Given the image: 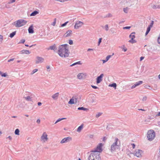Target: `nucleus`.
<instances>
[{
	"mask_svg": "<svg viewBox=\"0 0 160 160\" xmlns=\"http://www.w3.org/2000/svg\"><path fill=\"white\" fill-rule=\"evenodd\" d=\"M68 44H66L60 45L58 48V53L61 57L67 58L68 57L70 53Z\"/></svg>",
	"mask_w": 160,
	"mask_h": 160,
	"instance_id": "1",
	"label": "nucleus"
},
{
	"mask_svg": "<svg viewBox=\"0 0 160 160\" xmlns=\"http://www.w3.org/2000/svg\"><path fill=\"white\" fill-rule=\"evenodd\" d=\"M89 160H101V158L100 156V154L98 153H95L92 152L88 157Z\"/></svg>",
	"mask_w": 160,
	"mask_h": 160,
	"instance_id": "2",
	"label": "nucleus"
},
{
	"mask_svg": "<svg viewBox=\"0 0 160 160\" xmlns=\"http://www.w3.org/2000/svg\"><path fill=\"white\" fill-rule=\"evenodd\" d=\"M27 21L24 19H19L12 23L16 28H19L24 26L27 23Z\"/></svg>",
	"mask_w": 160,
	"mask_h": 160,
	"instance_id": "3",
	"label": "nucleus"
},
{
	"mask_svg": "<svg viewBox=\"0 0 160 160\" xmlns=\"http://www.w3.org/2000/svg\"><path fill=\"white\" fill-rule=\"evenodd\" d=\"M155 137V133L153 130H150L148 131L147 133V137L148 140L149 141H152Z\"/></svg>",
	"mask_w": 160,
	"mask_h": 160,
	"instance_id": "4",
	"label": "nucleus"
},
{
	"mask_svg": "<svg viewBox=\"0 0 160 160\" xmlns=\"http://www.w3.org/2000/svg\"><path fill=\"white\" fill-rule=\"evenodd\" d=\"M118 139L117 138H115V142L111 145V147L110 151L112 152H113L115 151L116 149H118V145H117L118 142Z\"/></svg>",
	"mask_w": 160,
	"mask_h": 160,
	"instance_id": "5",
	"label": "nucleus"
},
{
	"mask_svg": "<svg viewBox=\"0 0 160 160\" xmlns=\"http://www.w3.org/2000/svg\"><path fill=\"white\" fill-rule=\"evenodd\" d=\"M102 145H103L102 143H99L98 145L97 146V147L95 148L92 151V152H94V153L101 152L102 151Z\"/></svg>",
	"mask_w": 160,
	"mask_h": 160,
	"instance_id": "6",
	"label": "nucleus"
},
{
	"mask_svg": "<svg viewBox=\"0 0 160 160\" xmlns=\"http://www.w3.org/2000/svg\"><path fill=\"white\" fill-rule=\"evenodd\" d=\"M135 32H132L129 35V38H131V39L128 41L129 42L133 44L137 42L134 39L135 38Z\"/></svg>",
	"mask_w": 160,
	"mask_h": 160,
	"instance_id": "7",
	"label": "nucleus"
},
{
	"mask_svg": "<svg viewBox=\"0 0 160 160\" xmlns=\"http://www.w3.org/2000/svg\"><path fill=\"white\" fill-rule=\"evenodd\" d=\"M143 152L141 150L138 149L137 151H136V152L134 154V155L138 158L142 157V154L143 153Z\"/></svg>",
	"mask_w": 160,
	"mask_h": 160,
	"instance_id": "8",
	"label": "nucleus"
},
{
	"mask_svg": "<svg viewBox=\"0 0 160 160\" xmlns=\"http://www.w3.org/2000/svg\"><path fill=\"white\" fill-rule=\"evenodd\" d=\"M83 23L79 21H77L76 22L75 25L74 26L75 29H78L79 27H81L83 25Z\"/></svg>",
	"mask_w": 160,
	"mask_h": 160,
	"instance_id": "9",
	"label": "nucleus"
},
{
	"mask_svg": "<svg viewBox=\"0 0 160 160\" xmlns=\"http://www.w3.org/2000/svg\"><path fill=\"white\" fill-rule=\"evenodd\" d=\"M72 140V138L70 137H67L63 138L60 142L61 143H63L68 142Z\"/></svg>",
	"mask_w": 160,
	"mask_h": 160,
	"instance_id": "10",
	"label": "nucleus"
},
{
	"mask_svg": "<svg viewBox=\"0 0 160 160\" xmlns=\"http://www.w3.org/2000/svg\"><path fill=\"white\" fill-rule=\"evenodd\" d=\"M104 76L103 74H101L99 76H98L96 78V82L98 84L101 82L102 80V78Z\"/></svg>",
	"mask_w": 160,
	"mask_h": 160,
	"instance_id": "11",
	"label": "nucleus"
},
{
	"mask_svg": "<svg viewBox=\"0 0 160 160\" xmlns=\"http://www.w3.org/2000/svg\"><path fill=\"white\" fill-rule=\"evenodd\" d=\"M37 60L36 61V63L38 64L43 62L44 59L43 58L38 56L36 57Z\"/></svg>",
	"mask_w": 160,
	"mask_h": 160,
	"instance_id": "12",
	"label": "nucleus"
},
{
	"mask_svg": "<svg viewBox=\"0 0 160 160\" xmlns=\"http://www.w3.org/2000/svg\"><path fill=\"white\" fill-rule=\"evenodd\" d=\"M47 136L48 135L46 134V133L45 132H44L41 137V140L43 141L44 139H45L46 141H47L48 139Z\"/></svg>",
	"mask_w": 160,
	"mask_h": 160,
	"instance_id": "13",
	"label": "nucleus"
},
{
	"mask_svg": "<svg viewBox=\"0 0 160 160\" xmlns=\"http://www.w3.org/2000/svg\"><path fill=\"white\" fill-rule=\"evenodd\" d=\"M28 31L29 33H34L33 28L32 25L29 27Z\"/></svg>",
	"mask_w": 160,
	"mask_h": 160,
	"instance_id": "14",
	"label": "nucleus"
},
{
	"mask_svg": "<svg viewBox=\"0 0 160 160\" xmlns=\"http://www.w3.org/2000/svg\"><path fill=\"white\" fill-rule=\"evenodd\" d=\"M21 53L22 54H29L30 53V52L28 50H23L20 51Z\"/></svg>",
	"mask_w": 160,
	"mask_h": 160,
	"instance_id": "15",
	"label": "nucleus"
},
{
	"mask_svg": "<svg viewBox=\"0 0 160 160\" xmlns=\"http://www.w3.org/2000/svg\"><path fill=\"white\" fill-rule=\"evenodd\" d=\"M59 95V93L57 92L53 95L52 97L53 99L56 100L58 98Z\"/></svg>",
	"mask_w": 160,
	"mask_h": 160,
	"instance_id": "16",
	"label": "nucleus"
},
{
	"mask_svg": "<svg viewBox=\"0 0 160 160\" xmlns=\"http://www.w3.org/2000/svg\"><path fill=\"white\" fill-rule=\"evenodd\" d=\"M72 33V32L71 30H68L67 31L66 33V35L65 36L66 37H68L70 36Z\"/></svg>",
	"mask_w": 160,
	"mask_h": 160,
	"instance_id": "17",
	"label": "nucleus"
},
{
	"mask_svg": "<svg viewBox=\"0 0 160 160\" xmlns=\"http://www.w3.org/2000/svg\"><path fill=\"white\" fill-rule=\"evenodd\" d=\"M57 48L55 44H54L52 46H50L49 48H48V50L51 49L52 50H55Z\"/></svg>",
	"mask_w": 160,
	"mask_h": 160,
	"instance_id": "18",
	"label": "nucleus"
},
{
	"mask_svg": "<svg viewBox=\"0 0 160 160\" xmlns=\"http://www.w3.org/2000/svg\"><path fill=\"white\" fill-rule=\"evenodd\" d=\"M153 9H159L160 8V6L158 5H153L152 7Z\"/></svg>",
	"mask_w": 160,
	"mask_h": 160,
	"instance_id": "19",
	"label": "nucleus"
},
{
	"mask_svg": "<svg viewBox=\"0 0 160 160\" xmlns=\"http://www.w3.org/2000/svg\"><path fill=\"white\" fill-rule=\"evenodd\" d=\"M38 13V12L37 11L33 12L30 14V16H35Z\"/></svg>",
	"mask_w": 160,
	"mask_h": 160,
	"instance_id": "20",
	"label": "nucleus"
},
{
	"mask_svg": "<svg viewBox=\"0 0 160 160\" xmlns=\"http://www.w3.org/2000/svg\"><path fill=\"white\" fill-rule=\"evenodd\" d=\"M16 32V31L12 32L10 34L9 36L11 38H13L15 35Z\"/></svg>",
	"mask_w": 160,
	"mask_h": 160,
	"instance_id": "21",
	"label": "nucleus"
},
{
	"mask_svg": "<svg viewBox=\"0 0 160 160\" xmlns=\"http://www.w3.org/2000/svg\"><path fill=\"white\" fill-rule=\"evenodd\" d=\"M83 126V124L81 125L80 126H79L77 130V131L78 132H80L81 131V130L82 129Z\"/></svg>",
	"mask_w": 160,
	"mask_h": 160,
	"instance_id": "22",
	"label": "nucleus"
},
{
	"mask_svg": "<svg viewBox=\"0 0 160 160\" xmlns=\"http://www.w3.org/2000/svg\"><path fill=\"white\" fill-rule=\"evenodd\" d=\"M78 110H82L83 111H87L88 110V109L83 107H79L78 108Z\"/></svg>",
	"mask_w": 160,
	"mask_h": 160,
	"instance_id": "23",
	"label": "nucleus"
},
{
	"mask_svg": "<svg viewBox=\"0 0 160 160\" xmlns=\"http://www.w3.org/2000/svg\"><path fill=\"white\" fill-rule=\"evenodd\" d=\"M82 73H79L77 75V77L78 79H81L82 78Z\"/></svg>",
	"mask_w": 160,
	"mask_h": 160,
	"instance_id": "24",
	"label": "nucleus"
},
{
	"mask_svg": "<svg viewBox=\"0 0 160 160\" xmlns=\"http://www.w3.org/2000/svg\"><path fill=\"white\" fill-rule=\"evenodd\" d=\"M81 61H78V62H75L72 64H71V65H70V67H72L73 66H74L76 65H77V64H80V65H81Z\"/></svg>",
	"mask_w": 160,
	"mask_h": 160,
	"instance_id": "25",
	"label": "nucleus"
},
{
	"mask_svg": "<svg viewBox=\"0 0 160 160\" xmlns=\"http://www.w3.org/2000/svg\"><path fill=\"white\" fill-rule=\"evenodd\" d=\"M68 103L71 104H74V99L73 98H71V99H70L69 101L68 102Z\"/></svg>",
	"mask_w": 160,
	"mask_h": 160,
	"instance_id": "26",
	"label": "nucleus"
},
{
	"mask_svg": "<svg viewBox=\"0 0 160 160\" xmlns=\"http://www.w3.org/2000/svg\"><path fill=\"white\" fill-rule=\"evenodd\" d=\"M0 75L2 77H5L8 76L6 73H3L1 71H0Z\"/></svg>",
	"mask_w": 160,
	"mask_h": 160,
	"instance_id": "27",
	"label": "nucleus"
},
{
	"mask_svg": "<svg viewBox=\"0 0 160 160\" xmlns=\"http://www.w3.org/2000/svg\"><path fill=\"white\" fill-rule=\"evenodd\" d=\"M109 86L112 87L116 89L117 87V84L116 83H114L112 84H110Z\"/></svg>",
	"mask_w": 160,
	"mask_h": 160,
	"instance_id": "28",
	"label": "nucleus"
},
{
	"mask_svg": "<svg viewBox=\"0 0 160 160\" xmlns=\"http://www.w3.org/2000/svg\"><path fill=\"white\" fill-rule=\"evenodd\" d=\"M24 98H25V99L26 100H27L28 101H32L31 98L29 96H28L27 97H24Z\"/></svg>",
	"mask_w": 160,
	"mask_h": 160,
	"instance_id": "29",
	"label": "nucleus"
},
{
	"mask_svg": "<svg viewBox=\"0 0 160 160\" xmlns=\"http://www.w3.org/2000/svg\"><path fill=\"white\" fill-rule=\"evenodd\" d=\"M66 119V118H59V119H58L56 121V122H55L54 124H55L56 123H57V122H60V121H61V120H62Z\"/></svg>",
	"mask_w": 160,
	"mask_h": 160,
	"instance_id": "30",
	"label": "nucleus"
},
{
	"mask_svg": "<svg viewBox=\"0 0 160 160\" xmlns=\"http://www.w3.org/2000/svg\"><path fill=\"white\" fill-rule=\"evenodd\" d=\"M19 129H17L15 130L14 133L16 135H19Z\"/></svg>",
	"mask_w": 160,
	"mask_h": 160,
	"instance_id": "31",
	"label": "nucleus"
},
{
	"mask_svg": "<svg viewBox=\"0 0 160 160\" xmlns=\"http://www.w3.org/2000/svg\"><path fill=\"white\" fill-rule=\"evenodd\" d=\"M142 83H143L142 81H139V82H136V83L137 85V86H138L139 85H140L142 84Z\"/></svg>",
	"mask_w": 160,
	"mask_h": 160,
	"instance_id": "32",
	"label": "nucleus"
},
{
	"mask_svg": "<svg viewBox=\"0 0 160 160\" xmlns=\"http://www.w3.org/2000/svg\"><path fill=\"white\" fill-rule=\"evenodd\" d=\"M113 55H114V53H113L112 55H108L106 57V60L108 61V60L109 59V58L111 57V56Z\"/></svg>",
	"mask_w": 160,
	"mask_h": 160,
	"instance_id": "33",
	"label": "nucleus"
},
{
	"mask_svg": "<svg viewBox=\"0 0 160 160\" xmlns=\"http://www.w3.org/2000/svg\"><path fill=\"white\" fill-rule=\"evenodd\" d=\"M112 15L110 13H108L107 15L104 17V18L111 17Z\"/></svg>",
	"mask_w": 160,
	"mask_h": 160,
	"instance_id": "34",
	"label": "nucleus"
},
{
	"mask_svg": "<svg viewBox=\"0 0 160 160\" xmlns=\"http://www.w3.org/2000/svg\"><path fill=\"white\" fill-rule=\"evenodd\" d=\"M38 71V69H34L32 72V73H31V75H32L35 72H36Z\"/></svg>",
	"mask_w": 160,
	"mask_h": 160,
	"instance_id": "35",
	"label": "nucleus"
},
{
	"mask_svg": "<svg viewBox=\"0 0 160 160\" xmlns=\"http://www.w3.org/2000/svg\"><path fill=\"white\" fill-rule=\"evenodd\" d=\"M154 24V21L152 20L151 21V22L150 23V24L148 26L149 27H150L151 28H152L153 26V25Z\"/></svg>",
	"mask_w": 160,
	"mask_h": 160,
	"instance_id": "36",
	"label": "nucleus"
},
{
	"mask_svg": "<svg viewBox=\"0 0 160 160\" xmlns=\"http://www.w3.org/2000/svg\"><path fill=\"white\" fill-rule=\"evenodd\" d=\"M56 22V18H54L53 22L52 23V25L53 26H54L55 25Z\"/></svg>",
	"mask_w": 160,
	"mask_h": 160,
	"instance_id": "37",
	"label": "nucleus"
},
{
	"mask_svg": "<svg viewBox=\"0 0 160 160\" xmlns=\"http://www.w3.org/2000/svg\"><path fill=\"white\" fill-rule=\"evenodd\" d=\"M25 39H21L20 42H19L18 43H23L25 42Z\"/></svg>",
	"mask_w": 160,
	"mask_h": 160,
	"instance_id": "38",
	"label": "nucleus"
},
{
	"mask_svg": "<svg viewBox=\"0 0 160 160\" xmlns=\"http://www.w3.org/2000/svg\"><path fill=\"white\" fill-rule=\"evenodd\" d=\"M124 12L126 13H128V8H123Z\"/></svg>",
	"mask_w": 160,
	"mask_h": 160,
	"instance_id": "39",
	"label": "nucleus"
},
{
	"mask_svg": "<svg viewBox=\"0 0 160 160\" xmlns=\"http://www.w3.org/2000/svg\"><path fill=\"white\" fill-rule=\"evenodd\" d=\"M68 21H67V22H65V23H64L61 24V26L62 27L65 26L67 25V24L68 23Z\"/></svg>",
	"mask_w": 160,
	"mask_h": 160,
	"instance_id": "40",
	"label": "nucleus"
},
{
	"mask_svg": "<svg viewBox=\"0 0 160 160\" xmlns=\"http://www.w3.org/2000/svg\"><path fill=\"white\" fill-rule=\"evenodd\" d=\"M102 38H99L98 42V46L99 45L100 43H101V42H102Z\"/></svg>",
	"mask_w": 160,
	"mask_h": 160,
	"instance_id": "41",
	"label": "nucleus"
},
{
	"mask_svg": "<svg viewBox=\"0 0 160 160\" xmlns=\"http://www.w3.org/2000/svg\"><path fill=\"white\" fill-rule=\"evenodd\" d=\"M105 30L106 31H108V30L109 28H108V24H106V25H105Z\"/></svg>",
	"mask_w": 160,
	"mask_h": 160,
	"instance_id": "42",
	"label": "nucleus"
},
{
	"mask_svg": "<svg viewBox=\"0 0 160 160\" xmlns=\"http://www.w3.org/2000/svg\"><path fill=\"white\" fill-rule=\"evenodd\" d=\"M137 86V85L135 83L134 85H133L132 87H131V88L132 89H133V88H135V87H136Z\"/></svg>",
	"mask_w": 160,
	"mask_h": 160,
	"instance_id": "43",
	"label": "nucleus"
},
{
	"mask_svg": "<svg viewBox=\"0 0 160 160\" xmlns=\"http://www.w3.org/2000/svg\"><path fill=\"white\" fill-rule=\"evenodd\" d=\"M158 42L159 44H160V33L157 39Z\"/></svg>",
	"mask_w": 160,
	"mask_h": 160,
	"instance_id": "44",
	"label": "nucleus"
},
{
	"mask_svg": "<svg viewBox=\"0 0 160 160\" xmlns=\"http://www.w3.org/2000/svg\"><path fill=\"white\" fill-rule=\"evenodd\" d=\"M130 28H131V27H130V26H127V27H123V28L124 29H129Z\"/></svg>",
	"mask_w": 160,
	"mask_h": 160,
	"instance_id": "45",
	"label": "nucleus"
},
{
	"mask_svg": "<svg viewBox=\"0 0 160 160\" xmlns=\"http://www.w3.org/2000/svg\"><path fill=\"white\" fill-rule=\"evenodd\" d=\"M68 43L69 44L72 45L73 44V41L71 40H69Z\"/></svg>",
	"mask_w": 160,
	"mask_h": 160,
	"instance_id": "46",
	"label": "nucleus"
},
{
	"mask_svg": "<svg viewBox=\"0 0 160 160\" xmlns=\"http://www.w3.org/2000/svg\"><path fill=\"white\" fill-rule=\"evenodd\" d=\"M47 69V71L49 72L51 70V68H50L49 66H47L46 67Z\"/></svg>",
	"mask_w": 160,
	"mask_h": 160,
	"instance_id": "47",
	"label": "nucleus"
},
{
	"mask_svg": "<svg viewBox=\"0 0 160 160\" xmlns=\"http://www.w3.org/2000/svg\"><path fill=\"white\" fill-rule=\"evenodd\" d=\"M16 0H10V1L8 2L9 4L13 3L15 2Z\"/></svg>",
	"mask_w": 160,
	"mask_h": 160,
	"instance_id": "48",
	"label": "nucleus"
},
{
	"mask_svg": "<svg viewBox=\"0 0 160 160\" xmlns=\"http://www.w3.org/2000/svg\"><path fill=\"white\" fill-rule=\"evenodd\" d=\"M151 27L148 26V27L147 28V31H148V32H149L151 28Z\"/></svg>",
	"mask_w": 160,
	"mask_h": 160,
	"instance_id": "49",
	"label": "nucleus"
},
{
	"mask_svg": "<svg viewBox=\"0 0 160 160\" xmlns=\"http://www.w3.org/2000/svg\"><path fill=\"white\" fill-rule=\"evenodd\" d=\"M101 115V113H99L98 114H96V117L98 118L99 116H100Z\"/></svg>",
	"mask_w": 160,
	"mask_h": 160,
	"instance_id": "50",
	"label": "nucleus"
},
{
	"mask_svg": "<svg viewBox=\"0 0 160 160\" xmlns=\"http://www.w3.org/2000/svg\"><path fill=\"white\" fill-rule=\"evenodd\" d=\"M91 87H92V88H93L94 89H97L98 88L97 86L93 85H92Z\"/></svg>",
	"mask_w": 160,
	"mask_h": 160,
	"instance_id": "51",
	"label": "nucleus"
},
{
	"mask_svg": "<svg viewBox=\"0 0 160 160\" xmlns=\"http://www.w3.org/2000/svg\"><path fill=\"white\" fill-rule=\"evenodd\" d=\"M36 45V44H34V45H31V46H29V45H28V44H25V45L26 46V47H30V48H31V47H32V46H35V45Z\"/></svg>",
	"mask_w": 160,
	"mask_h": 160,
	"instance_id": "52",
	"label": "nucleus"
},
{
	"mask_svg": "<svg viewBox=\"0 0 160 160\" xmlns=\"http://www.w3.org/2000/svg\"><path fill=\"white\" fill-rule=\"evenodd\" d=\"M147 99V97L146 96L144 97L142 99L143 101H146Z\"/></svg>",
	"mask_w": 160,
	"mask_h": 160,
	"instance_id": "53",
	"label": "nucleus"
},
{
	"mask_svg": "<svg viewBox=\"0 0 160 160\" xmlns=\"http://www.w3.org/2000/svg\"><path fill=\"white\" fill-rule=\"evenodd\" d=\"M3 40V36L0 35V41H2Z\"/></svg>",
	"mask_w": 160,
	"mask_h": 160,
	"instance_id": "54",
	"label": "nucleus"
},
{
	"mask_svg": "<svg viewBox=\"0 0 160 160\" xmlns=\"http://www.w3.org/2000/svg\"><path fill=\"white\" fill-rule=\"evenodd\" d=\"M14 59V58H11V59H9L8 60V62H9L11 61H13Z\"/></svg>",
	"mask_w": 160,
	"mask_h": 160,
	"instance_id": "55",
	"label": "nucleus"
},
{
	"mask_svg": "<svg viewBox=\"0 0 160 160\" xmlns=\"http://www.w3.org/2000/svg\"><path fill=\"white\" fill-rule=\"evenodd\" d=\"M144 58V57H141L140 58V61H142Z\"/></svg>",
	"mask_w": 160,
	"mask_h": 160,
	"instance_id": "56",
	"label": "nucleus"
},
{
	"mask_svg": "<svg viewBox=\"0 0 160 160\" xmlns=\"http://www.w3.org/2000/svg\"><path fill=\"white\" fill-rule=\"evenodd\" d=\"M37 123L39 124L40 122V120L39 119H38L37 121Z\"/></svg>",
	"mask_w": 160,
	"mask_h": 160,
	"instance_id": "57",
	"label": "nucleus"
},
{
	"mask_svg": "<svg viewBox=\"0 0 160 160\" xmlns=\"http://www.w3.org/2000/svg\"><path fill=\"white\" fill-rule=\"evenodd\" d=\"M7 138H8L10 140H11L12 139V138L11 136H9Z\"/></svg>",
	"mask_w": 160,
	"mask_h": 160,
	"instance_id": "58",
	"label": "nucleus"
},
{
	"mask_svg": "<svg viewBox=\"0 0 160 160\" xmlns=\"http://www.w3.org/2000/svg\"><path fill=\"white\" fill-rule=\"evenodd\" d=\"M38 106H40L42 105V103L41 102H38Z\"/></svg>",
	"mask_w": 160,
	"mask_h": 160,
	"instance_id": "59",
	"label": "nucleus"
},
{
	"mask_svg": "<svg viewBox=\"0 0 160 160\" xmlns=\"http://www.w3.org/2000/svg\"><path fill=\"white\" fill-rule=\"evenodd\" d=\"M132 146L133 148H134L135 146V144L134 143H132Z\"/></svg>",
	"mask_w": 160,
	"mask_h": 160,
	"instance_id": "60",
	"label": "nucleus"
},
{
	"mask_svg": "<svg viewBox=\"0 0 160 160\" xmlns=\"http://www.w3.org/2000/svg\"><path fill=\"white\" fill-rule=\"evenodd\" d=\"M102 60L103 62V63H104L106 62L107 61H107L106 60V59L105 60Z\"/></svg>",
	"mask_w": 160,
	"mask_h": 160,
	"instance_id": "61",
	"label": "nucleus"
},
{
	"mask_svg": "<svg viewBox=\"0 0 160 160\" xmlns=\"http://www.w3.org/2000/svg\"><path fill=\"white\" fill-rule=\"evenodd\" d=\"M160 116V112H159L156 115V116Z\"/></svg>",
	"mask_w": 160,
	"mask_h": 160,
	"instance_id": "62",
	"label": "nucleus"
},
{
	"mask_svg": "<svg viewBox=\"0 0 160 160\" xmlns=\"http://www.w3.org/2000/svg\"><path fill=\"white\" fill-rule=\"evenodd\" d=\"M123 51H124V52H126L127 51V48H124L123 49Z\"/></svg>",
	"mask_w": 160,
	"mask_h": 160,
	"instance_id": "63",
	"label": "nucleus"
},
{
	"mask_svg": "<svg viewBox=\"0 0 160 160\" xmlns=\"http://www.w3.org/2000/svg\"><path fill=\"white\" fill-rule=\"evenodd\" d=\"M93 137V135H89V137L90 138H92Z\"/></svg>",
	"mask_w": 160,
	"mask_h": 160,
	"instance_id": "64",
	"label": "nucleus"
}]
</instances>
